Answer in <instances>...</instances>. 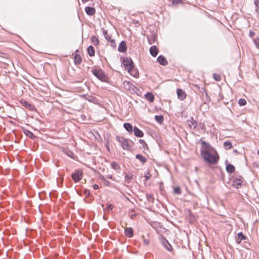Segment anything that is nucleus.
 <instances>
[{"label":"nucleus","mask_w":259,"mask_h":259,"mask_svg":"<svg viewBox=\"0 0 259 259\" xmlns=\"http://www.w3.org/2000/svg\"><path fill=\"white\" fill-rule=\"evenodd\" d=\"M211 151L204 152L201 154L204 161L210 164H214L217 163L219 159V156L217 152L215 154H211Z\"/></svg>","instance_id":"f257e3e1"},{"label":"nucleus","mask_w":259,"mask_h":259,"mask_svg":"<svg viewBox=\"0 0 259 259\" xmlns=\"http://www.w3.org/2000/svg\"><path fill=\"white\" fill-rule=\"evenodd\" d=\"M116 139L119 142L124 150H130L133 146V142L129 139L118 136H116Z\"/></svg>","instance_id":"f03ea898"},{"label":"nucleus","mask_w":259,"mask_h":259,"mask_svg":"<svg viewBox=\"0 0 259 259\" xmlns=\"http://www.w3.org/2000/svg\"><path fill=\"white\" fill-rule=\"evenodd\" d=\"M92 72L96 77L101 81H105L107 78L104 71L100 67H94Z\"/></svg>","instance_id":"7ed1b4c3"},{"label":"nucleus","mask_w":259,"mask_h":259,"mask_svg":"<svg viewBox=\"0 0 259 259\" xmlns=\"http://www.w3.org/2000/svg\"><path fill=\"white\" fill-rule=\"evenodd\" d=\"M72 179L74 183L79 182L82 178V172L81 170H78L71 175Z\"/></svg>","instance_id":"20e7f679"},{"label":"nucleus","mask_w":259,"mask_h":259,"mask_svg":"<svg viewBox=\"0 0 259 259\" xmlns=\"http://www.w3.org/2000/svg\"><path fill=\"white\" fill-rule=\"evenodd\" d=\"M122 63L126 70H128L129 68L133 67L134 65V63L132 60L128 58L123 59Z\"/></svg>","instance_id":"39448f33"},{"label":"nucleus","mask_w":259,"mask_h":259,"mask_svg":"<svg viewBox=\"0 0 259 259\" xmlns=\"http://www.w3.org/2000/svg\"><path fill=\"white\" fill-rule=\"evenodd\" d=\"M201 144L202 146L200 149L201 154H202V153L204 152H208L211 151V148L208 143H206L205 141H202L201 142Z\"/></svg>","instance_id":"423d86ee"},{"label":"nucleus","mask_w":259,"mask_h":259,"mask_svg":"<svg viewBox=\"0 0 259 259\" xmlns=\"http://www.w3.org/2000/svg\"><path fill=\"white\" fill-rule=\"evenodd\" d=\"M128 73L133 77L138 78L139 76L138 70L135 67V65L133 67L129 68L127 70Z\"/></svg>","instance_id":"0eeeda50"},{"label":"nucleus","mask_w":259,"mask_h":259,"mask_svg":"<svg viewBox=\"0 0 259 259\" xmlns=\"http://www.w3.org/2000/svg\"><path fill=\"white\" fill-rule=\"evenodd\" d=\"M177 94L178 98L182 101L184 100L186 98L187 94L186 92L180 89H177Z\"/></svg>","instance_id":"6e6552de"},{"label":"nucleus","mask_w":259,"mask_h":259,"mask_svg":"<svg viewBox=\"0 0 259 259\" xmlns=\"http://www.w3.org/2000/svg\"><path fill=\"white\" fill-rule=\"evenodd\" d=\"M157 61L160 65L163 66H165L168 63L166 58L162 55L158 56Z\"/></svg>","instance_id":"1a4fd4ad"},{"label":"nucleus","mask_w":259,"mask_h":259,"mask_svg":"<svg viewBox=\"0 0 259 259\" xmlns=\"http://www.w3.org/2000/svg\"><path fill=\"white\" fill-rule=\"evenodd\" d=\"M118 51L120 52L124 53L127 50L126 42L124 41H122L119 45Z\"/></svg>","instance_id":"9d476101"},{"label":"nucleus","mask_w":259,"mask_h":259,"mask_svg":"<svg viewBox=\"0 0 259 259\" xmlns=\"http://www.w3.org/2000/svg\"><path fill=\"white\" fill-rule=\"evenodd\" d=\"M149 52L151 56L156 57L158 53V50L155 46H152L149 49Z\"/></svg>","instance_id":"9b49d317"},{"label":"nucleus","mask_w":259,"mask_h":259,"mask_svg":"<svg viewBox=\"0 0 259 259\" xmlns=\"http://www.w3.org/2000/svg\"><path fill=\"white\" fill-rule=\"evenodd\" d=\"M133 131L134 132L135 136L137 137L141 138L143 137L144 136L143 132L137 127H135L134 128Z\"/></svg>","instance_id":"f8f14e48"},{"label":"nucleus","mask_w":259,"mask_h":259,"mask_svg":"<svg viewBox=\"0 0 259 259\" xmlns=\"http://www.w3.org/2000/svg\"><path fill=\"white\" fill-rule=\"evenodd\" d=\"M242 181L240 179H236L233 181L232 186L236 188H239L242 184Z\"/></svg>","instance_id":"ddd939ff"},{"label":"nucleus","mask_w":259,"mask_h":259,"mask_svg":"<svg viewBox=\"0 0 259 259\" xmlns=\"http://www.w3.org/2000/svg\"><path fill=\"white\" fill-rule=\"evenodd\" d=\"M85 11L88 15L92 16L95 13V9L93 7H87L85 8Z\"/></svg>","instance_id":"4468645a"},{"label":"nucleus","mask_w":259,"mask_h":259,"mask_svg":"<svg viewBox=\"0 0 259 259\" xmlns=\"http://www.w3.org/2000/svg\"><path fill=\"white\" fill-rule=\"evenodd\" d=\"M124 233L128 237H132L133 236V229L131 227L128 228H125L124 229Z\"/></svg>","instance_id":"2eb2a0df"},{"label":"nucleus","mask_w":259,"mask_h":259,"mask_svg":"<svg viewBox=\"0 0 259 259\" xmlns=\"http://www.w3.org/2000/svg\"><path fill=\"white\" fill-rule=\"evenodd\" d=\"M145 98L151 103L153 102L154 100V96L151 92L147 93L145 95Z\"/></svg>","instance_id":"dca6fc26"},{"label":"nucleus","mask_w":259,"mask_h":259,"mask_svg":"<svg viewBox=\"0 0 259 259\" xmlns=\"http://www.w3.org/2000/svg\"><path fill=\"white\" fill-rule=\"evenodd\" d=\"M111 166L116 172H120V166L119 165V164L117 162H116L115 161H112L111 163Z\"/></svg>","instance_id":"f3484780"},{"label":"nucleus","mask_w":259,"mask_h":259,"mask_svg":"<svg viewBox=\"0 0 259 259\" xmlns=\"http://www.w3.org/2000/svg\"><path fill=\"white\" fill-rule=\"evenodd\" d=\"M163 246L165 247V248L169 251H172V247L170 244L168 242V241L166 239L164 240L162 242Z\"/></svg>","instance_id":"a211bd4d"},{"label":"nucleus","mask_w":259,"mask_h":259,"mask_svg":"<svg viewBox=\"0 0 259 259\" xmlns=\"http://www.w3.org/2000/svg\"><path fill=\"white\" fill-rule=\"evenodd\" d=\"M123 127L130 134L132 133L134 130L132 125L130 123H125L123 124Z\"/></svg>","instance_id":"6ab92c4d"},{"label":"nucleus","mask_w":259,"mask_h":259,"mask_svg":"<svg viewBox=\"0 0 259 259\" xmlns=\"http://www.w3.org/2000/svg\"><path fill=\"white\" fill-rule=\"evenodd\" d=\"M188 123L190 127H193V128H195L197 124L196 121L193 118L188 120Z\"/></svg>","instance_id":"aec40b11"},{"label":"nucleus","mask_w":259,"mask_h":259,"mask_svg":"<svg viewBox=\"0 0 259 259\" xmlns=\"http://www.w3.org/2000/svg\"><path fill=\"white\" fill-rule=\"evenodd\" d=\"M87 51L88 54L91 57H93L95 56V50L94 47L92 46H90L87 49Z\"/></svg>","instance_id":"412c9836"},{"label":"nucleus","mask_w":259,"mask_h":259,"mask_svg":"<svg viewBox=\"0 0 259 259\" xmlns=\"http://www.w3.org/2000/svg\"><path fill=\"white\" fill-rule=\"evenodd\" d=\"M74 61L75 64H80L82 61V59L80 55L76 54L74 57Z\"/></svg>","instance_id":"4be33fe9"},{"label":"nucleus","mask_w":259,"mask_h":259,"mask_svg":"<svg viewBox=\"0 0 259 259\" xmlns=\"http://www.w3.org/2000/svg\"><path fill=\"white\" fill-rule=\"evenodd\" d=\"M187 212H188V219H189V221H190V222L191 223H193V222H194L195 221L196 218H195V216L193 215L191 213V211L190 210H188L187 211Z\"/></svg>","instance_id":"5701e85b"},{"label":"nucleus","mask_w":259,"mask_h":259,"mask_svg":"<svg viewBox=\"0 0 259 259\" xmlns=\"http://www.w3.org/2000/svg\"><path fill=\"white\" fill-rule=\"evenodd\" d=\"M91 40L92 41V43L96 46H97L99 45V39L95 35L92 36L91 37Z\"/></svg>","instance_id":"b1692460"},{"label":"nucleus","mask_w":259,"mask_h":259,"mask_svg":"<svg viewBox=\"0 0 259 259\" xmlns=\"http://www.w3.org/2000/svg\"><path fill=\"white\" fill-rule=\"evenodd\" d=\"M238 239L237 240V243L239 244L241 241L244 240L246 237L243 234L242 232H239L237 234Z\"/></svg>","instance_id":"393cba45"},{"label":"nucleus","mask_w":259,"mask_h":259,"mask_svg":"<svg viewBox=\"0 0 259 259\" xmlns=\"http://www.w3.org/2000/svg\"><path fill=\"white\" fill-rule=\"evenodd\" d=\"M254 4L255 5V12L257 17L259 16V0H254Z\"/></svg>","instance_id":"a878e982"},{"label":"nucleus","mask_w":259,"mask_h":259,"mask_svg":"<svg viewBox=\"0 0 259 259\" xmlns=\"http://www.w3.org/2000/svg\"><path fill=\"white\" fill-rule=\"evenodd\" d=\"M226 170L230 174L233 173L235 171V167L232 164H228L226 166Z\"/></svg>","instance_id":"bb28decb"},{"label":"nucleus","mask_w":259,"mask_h":259,"mask_svg":"<svg viewBox=\"0 0 259 259\" xmlns=\"http://www.w3.org/2000/svg\"><path fill=\"white\" fill-rule=\"evenodd\" d=\"M232 146V143L229 141H226L224 143V147L226 150L231 149Z\"/></svg>","instance_id":"cd10ccee"},{"label":"nucleus","mask_w":259,"mask_h":259,"mask_svg":"<svg viewBox=\"0 0 259 259\" xmlns=\"http://www.w3.org/2000/svg\"><path fill=\"white\" fill-rule=\"evenodd\" d=\"M133 177V175L131 172H128V173L126 174L125 176V181L126 183H129L131 181V180L132 179Z\"/></svg>","instance_id":"c85d7f7f"},{"label":"nucleus","mask_w":259,"mask_h":259,"mask_svg":"<svg viewBox=\"0 0 259 259\" xmlns=\"http://www.w3.org/2000/svg\"><path fill=\"white\" fill-rule=\"evenodd\" d=\"M85 99L90 102L95 103L97 101V98L91 95H86Z\"/></svg>","instance_id":"c756f323"},{"label":"nucleus","mask_w":259,"mask_h":259,"mask_svg":"<svg viewBox=\"0 0 259 259\" xmlns=\"http://www.w3.org/2000/svg\"><path fill=\"white\" fill-rule=\"evenodd\" d=\"M24 133L27 137L30 138L32 139L35 138V136L34 135V134L28 130H25L24 131Z\"/></svg>","instance_id":"7c9ffc66"},{"label":"nucleus","mask_w":259,"mask_h":259,"mask_svg":"<svg viewBox=\"0 0 259 259\" xmlns=\"http://www.w3.org/2000/svg\"><path fill=\"white\" fill-rule=\"evenodd\" d=\"M136 157L143 163H144L147 161V159L141 154H137Z\"/></svg>","instance_id":"2f4dec72"},{"label":"nucleus","mask_w":259,"mask_h":259,"mask_svg":"<svg viewBox=\"0 0 259 259\" xmlns=\"http://www.w3.org/2000/svg\"><path fill=\"white\" fill-rule=\"evenodd\" d=\"M103 34L105 39L107 41H109V40L111 38V36L108 34V31L105 29L103 30Z\"/></svg>","instance_id":"473e14b6"},{"label":"nucleus","mask_w":259,"mask_h":259,"mask_svg":"<svg viewBox=\"0 0 259 259\" xmlns=\"http://www.w3.org/2000/svg\"><path fill=\"white\" fill-rule=\"evenodd\" d=\"M155 119L159 123H161L163 121V117L162 115H155Z\"/></svg>","instance_id":"72a5a7b5"},{"label":"nucleus","mask_w":259,"mask_h":259,"mask_svg":"<svg viewBox=\"0 0 259 259\" xmlns=\"http://www.w3.org/2000/svg\"><path fill=\"white\" fill-rule=\"evenodd\" d=\"M22 105L26 107L27 108L31 109L32 107V105L31 104L29 103L27 101L23 100L21 101Z\"/></svg>","instance_id":"f704fd0d"},{"label":"nucleus","mask_w":259,"mask_h":259,"mask_svg":"<svg viewBox=\"0 0 259 259\" xmlns=\"http://www.w3.org/2000/svg\"><path fill=\"white\" fill-rule=\"evenodd\" d=\"M238 104L240 106H244L246 104V101L244 99H240L238 101Z\"/></svg>","instance_id":"c9c22d12"},{"label":"nucleus","mask_w":259,"mask_h":259,"mask_svg":"<svg viewBox=\"0 0 259 259\" xmlns=\"http://www.w3.org/2000/svg\"><path fill=\"white\" fill-rule=\"evenodd\" d=\"M213 78L216 80V81H220L221 80V76L220 74H217V73H214L213 74Z\"/></svg>","instance_id":"e433bc0d"},{"label":"nucleus","mask_w":259,"mask_h":259,"mask_svg":"<svg viewBox=\"0 0 259 259\" xmlns=\"http://www.w3.org/2000/svg\"><path fill=\"white\" fill-rule=\"evenodd\" d=\"M108 42H110V45L112 48L116 47V43H115V41L114 39L111 38L110 40H109V41H108Z\"/></svg>","instance_id":"4c0bfd02"},{"label":"nucleus","mask_w":259,"mask_h":259,"mask_svg":"<svg viewBox=\"0 0 259 259\" xmlns=\"http://www.w3.org/2000/svg\"><path fill=\"white\" fill-rule=\"evenodd\" d=\"M145 178L146 179V181L150 179L151 177V175L149 171H147L145 174Z\"/></svg>","instance_id":"58836bf2"},{"label":"nucleus","mask_w":259,"mask_h":259,"mask_svg":"<svg viewBox=\"0 0 259 259\" xmlns=\"http://www.w3.org/2000/svg\"><path fill=\"white\" fill-rule=\"evenodd\" d=\"M254 44H255L256 48L259 49V38H256L253 39Z\"/></svg>","instance_id":"ea45409f"},{"label":"nucleus","mask_w":259,"mask_h":259,"mask_svg":"<svg viewBox=\"0 0 259 259\" xmlns=\"http://www.w3.org/2000/svg\"><path fill=\"white\" fill-rule=\"evenodd\" d=\"M174 193L177 194H180L181 193V189L180 187H176L174 188Z\"/></svg>","instance_id":"a19ab883"},{"label":"nucleus","mask_w":259,"mask_h":259,"mask_svg":"<svg viewBox=\"0 0 259 259\" xmlns=\"http://www.w3.org/2000/svg\"><path fill=\"white\" fill-rule=\"evenodd\" d=\"M114 208V205L112 204H108L105 209L106 211H109L110 210H112Z\"/></svg>","instance_id":"79ce46f5"},{"label":"nucleus","mask_w":259,"mask_h":259,"mask_svg":"<svg viewBox=\"0 0 259 259\" xmlns=\"http://www.w3.org/2000/svg\"><path fill=\"white\" fill-rule=\"evenodd\" d=\"M100 179H101V180H102V181H104V184H105V185H107V186H109V184H110V182H109L108 181L106 180L103 176L101 177L100 178Z\"/></svg>","instance_id":"37998d69"},{"label":"nucleus","mask_w":259,"mask_h":259,"mask_svg":"<svg viewBox=\"0 0 259 259\" xmlns=\"http://www.w3.org/2000/svg\"><path fill=\"white\" fill-rule=\"evenodd\" d=\"M182 2V0H173L172 1V4L174 5H177L178 4H180Z\"/></svg>","instance_id":"c03bdc74"},{"label":"nucleus","mask_w":259,"mask_h":259,"mask_svg":"<svg viewBox=\"0 0 259 259\" xmlns=\"http://www.w3.org/2000/svg\"><path fill=\"white\" fill-rule=\"evenodd\" d=\"M255 35V32L250 30L249 31V36L251 38H253Z\"/></svg>","instance_id":"a18cd8bd"},{"label":"nucleus","mask_w":259,"mask_h":259,"mask_svg":"<svg viewBox=\"0 0 259 259\" xmlns=\"http://www.w3.org/2000/svg\"><path fill=\"white\" fill-rule=\"evenodd\" d=\"M144 244L146 245H148L149 244V240L148 239L144 238L143 239Z\"/></svg>","instance_id":"49530a36"},{"label":"nucleus","mask_w":259,"mask_h":259,"mask_svg":"<svg viewBox=\"0 0 259 259\" xmlns=\"http://www.w3.org/2000/svg\"><path fill=\"white\" fill-rule=\"evenodd\" d=\"M139 142H140V143L141 144H142L143 146H147L146 142H145V141H144V140H143L140 139V140H139Z\"/></svg>","instance_id":"de8ad7c7"},{"label":"nucleus","mask_w":259,"mask_h":259,"mask_svg":"<svg viewBox=\"0 0 259 259\" xmlns=\"http://www.w3.org/2000/svg\"><path fill=\"white\" fill-rule=\"evenodd\" d=\"M93 188H94L95 190H97V189H99V186H98V185H97V184H94V185H93Z\"/></svg>","instance_id":"09e8293b"},{"label":"nucleus","mask_w":259,"mask_h":259,"mask_svg":"<svg viewBox=\"0 0 259 259\" xmlns=\"http://www.w3.org/2000/svg\"><path fill=\"white\" fill-rule=\"evenodd\" d=\"M90 191H89V190H85L84 191V194H86V195H87L88 196H89V195H90Z\"/></svg>","instance_id":"8fccbe9b"},{"label":"nucleus","mask_w":259,"mask_h":259,"mask_svg":"<svg viewBox=\"0 0 259 259\" xmlns=\"http://www.w3.org/2000/svg\"><path fill=\"white\" fill-rule=\"evenodd\" d=\"M107 177L108 179H111V180H113V177L111 175H108L107 176Z\"/></svg>","instance_id":"3c124183"},{"label":"nucleus","mask_w":259,"mask_h":259,"mask_svg":"<svg viewBox=\"0 0 259 259\" xmlns=\"http://www.w3.org/2000/svg\"><path fill=\"white\" fill-rule=\"evenodd\" d=\"M136 214H132V215H131V218L133 219H134V217H136Z\"/></svg>","instance_id":"603ef678"},{"label":"nucleus","mask_w":259,"mask_h":259,"mask_svg":"<svg viewBox=\"0 0 259 259\" xmlns=\"http://www.w3.org/2000/svg\"><path fill=\"white\" fill-rule=\"evenodd\" d=\"M257 154L259 155V149L257 150Z\"/></svg>","instance_id":"864d4df0"}]
</instances>
